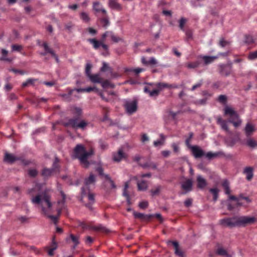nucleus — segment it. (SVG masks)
<instances>
[{"instance_id":"f257e3e1","label":"nucleus","mask_w":257,"mask_h":257,"mask_svg":"<svg viewBox=\"0 0 257 257\" xmlns=\"http://www.w3.org/2000/svg\"><path fill=\"white\" fill-rule=\"evenodd\" d=\"M41 185L37 184L34 188L29 190L28 193L32 197L31 202L34 205L39 206L41 208L43 214L51 219L55 224L58 221V216L52 215L50 214L53 212L52 203L51 201V196L46 192L43 191L34 196L33 192L36 189L40 190Z\"/></svg>"},{"instance_id":"f03ea898","label":"nucleus","mask_w":257,"mask_h":257,"mask_svg":"<svg viewBox=\"0 0 257 257\" xmlns=\"http://www.w3.org/2000/svg\"><path fill=\"white\" fill-rule=\"evenodd\" d=\"M255 220V218L254 217L235 216L230 218L222 219L220 220L219 222L221 225L231 228L235 226L244 225L247 224H251L253 223Z\"/></svg>"},{"instance_id":"7ed1b4c3","label":"nucleus","mask_w":257,"mask_h":257,"mask_svg":"<svg viewBox=\"0 0 257 257\" xmlns=\"http://www.w3.org/2000/svg\"><path fill=\"white\" fill-rule=\"evenodd\" d=\"M92 150L86 151L85 147L82 144H77L73 149L72 158L78 159L80 163L83 164L85 167H88L89 163L87 161L88 158L93 154Z\"/></svg>"},{"instance_id":"20e7f679","label":"nucleus","mask_w":257,"mask_h":257,"mask_svg":"<svg viewBox=\"0 0 257 257\" xmlns=\"http://www.w3.org/2000/svg\"><path fill=\"white\" fill-rule=\"evenodd\" d=\"M88 124L87 121L76 117L69 119L67 122L64 123L65 126L71 127L75 130L81 129L82 130H84Z\"/></svg>"},{"instance_id":"39448f33","label":"nucleus","mask_w":257,"mask_h":257,"mask_svg":"<svg viewBox=\"0 0 257 257\" xmlns=\"http://www.w3.org/2000/svg\"><path fill=\"white\" fill-rule=\"evenodd\" d=\"M224 114L225 115H228L230 117L229 122L232 123L235 127L240 125L242 121L239 118L237 113L232 107L225 106L224 108Z\"/></svg>"},{"instance_id":"423d86ee","label":"nucleus","mask_w":257,"mask_h":257,"mask_svg":"<svg viewBox=\"0 0 257 257\" xmlns=\"http://www.w3.org/2000/svg\"><path fill=\"white\" fill-rule=\"evenodd\" d=\"M157 89H152L151 87V84H149V86H145L144 91L145 93H148L151 97L158 96L159 92L164 88H169V84L164 82L158 83L156 84Z\"/></svg>"},{"instance_id":"0eeeda50","label":"nucleus","mask_w":257,"mask_h":257,"mask_svg":"<svg viewBox=\"0 0 257 257\" xmlns=\"http://www.w3.org/2000/svg\"><path fill=\"white\" fill-rule=\"evenodd\" d=\"M96 182L95 176L91 173L89 177L84 180V186L81 188V196L84 197L87 195V191L89 192L90 187L94 186Z\"/></svg>"},{"instance_id":"6e6552de","label":"nucleus","mask_w":257,"mask_h":257,"mask_svg":"<svg viewBox=\"0 0 257 257\" xmlns=\"http://www.w3.org/2000/svg\"><path fill=\"white\" fill-rule=\"evenodd\" d=\"M87 41L92 45L93 48L97 50L100 47H101L105 52L101 53L103 56H107L109 55L108 46L104 43V41H99L95 39H89Z\"/></svg>"},{"instance_id":"1a4fd4ad","label":"nucleus","mask_w":257,"mask_h":257,"mask_svg":"<svg viewBox=\"0 0 257 257\" xmlns=\"http://www.w3.org/2000/svg\"><path fill=\"white\" fill-rule=\"evenodd\" d=\"M124 106L127 113L132 114L135 112L137 109V101L136 100H131L125 99L124 101Z\"/></svg>"},{"instance_id":"9d476101","label":"nucleus","mask_w":257,"mask_h":257,"mask_svg":"<svg viewBox=\"0 0 257 257\" xmlns=\"http://www.w3.org/2000/svg\"><path fill=\"white\" fill-rule=\"evenodd\" d=\"M190 149L193 156L196 159L200 158L205 155V152L198 146H190Z\"/></svg>"},{"instance_id":"9b49d317","label":"nucleus","mask_w":257,"mask_h":257,"mask_svg":"<svg viewBox=\"0 0 257 257\" xmlns=\"http://www.w3.org/2000/svg\"><path fill=\"white\" fill-rule=\"evenodd\" d=\"M80 225L83 229H93L96 231H101L103 232L107 231L106 228L101 224H99L96 226H90L86 224L85 223L81 222Z\"/></svg>"},{"instance_id":"f8f14e48","label":"nucleus","mask_w":257,"mask_h":257,"mask_svg":"<svg viewBox=\"0 0 257 257\" xmlns=\"http://www.w3.org/2000/svg\"><path fill=\"white\" fill-rule=\"evenodd\" d=\"M219 67L220 68V73L224 76H228L230 74L231 70V64L229 65L226 64H219Z\"/></svg>"},{"instance_id":"ddd939ff","label":"nucleus","mask_w":257,"mask_h":257,"mask_svg":"<svg viewBox=\"0 0 257 257\" xmlns=\"http://www.w3.org/2000/svg\"><path fill=\"white\" fill-rule=\"evenodd\" d=\"M172 244L175 248V254L178 257H184V252L179 248V243L176 241H168V244Z\"/></svg>"},{"instance_id":"4468645a","label":"nucleus","mask_w":257,"mask_h":257,"mask_svg":"<svg viewBox=\"0 0 257 257\" xmlns=\"http://www.w3.org/2000/svg\"><path fill=\"white\" fill-rule=\"evenodd\" d=\"M218 58V56H210L206 55H200L198 58L202 59L203 61L204 65H208L214 62L216 59Z\"/></svg>"},{"instance_id":"2eb2a0df","label":"nucleus","mask_w":257,"mask_h":257,"mask_svg":"<svg viewBox=\"0 0 257 257\" xmlns=\"http://www.w3.org/2000/svg\"><path fill=\"white\" fill-rule=\"evenodd\" d=\"M92 10L95 13H102V14H105L106 11L104 9L99 2L96 1L93 3Z\"/></svg>"},{"instance_id":"dca6fc26","label":"nucleus","mask_w":257,"mask_h":257,"mask_svg":"<svg viewBox=\"0 0 257 257\" xmlns=\"http://www.w3.org/2000/svg\"><path fill=\"white\" fill-rule=\"evenodd\" d=\"M125 157L126 155L122 149H119L117 153L113 154V160L114 162H119L122 159Z\"/></svg>"},{"instance_id":"f3484780","label":"nucleus","mask_w":257,"mask_h":257,"mask_svg":"<svg viewBox=\"0 0 257 257\" xmlns=\"http://www.w3.org/2000/svg\"><path fill=\"white\" fill-rule=\"evenodd\" d=\"M133 215L135 218L140 219L143 221L149 220L153 217V214H145L136 211L133 212Z\"/></svg>"},{"instance_id":"a211bd4d","label":"nucleus","mask_w":257,"mask_h":257,"mask_svg":"<svg viewBox=\"0 0 257 257\" xmlns=\"http://www.w3.org/2000/svg\"><path fill=\"white\" fill-rule=\"evenodd\" d=\"M108 5L112 10L119 11L122 9L121 5L117 2V0H108Z\"/></svg>"},{"instance_id":"6ab92c4d","label":"nucleus","mask_w":257,"mask_h":257,"mask_svg":"<svg viewBox=\"0 0 257 257\" xmlns=\"http://www.w3.org/2000/svg\"><path fill=\"white\" fill-rule=\"evenodd\" d=\"M243 173L246 176V180L250 181L253 176V169L251 167H246L243 169Z\"/></svg>"},{"instance_id":"aec40b11","label":"nucleus","mask_w":257,"mask_h":257,"mask_svg":"<svg viewBox=\"0 0 257 257\" xmlns=\"http://www.w3.org/2000/svg\"><path fill=\"white\" fill-rule=\"evenodd\" d=\"M217 122L220 125L222 130L226 131L228 134H231V132L228 129L227 122L226 120L222 119L221 117H218L217 118Z\"/></svg>"},{"instance_id":"412c9836","label":"nucleus","mask_w":257,"mask_h":257,"mask_svg":"<svg viewBox=\"0 0 257 257\" xmlns=\"http://www.w3.org/2000/svg\"><path fill=\"white\" fill-rule=\"evenodd\" d=\"M182 188L188 192L191 191L192 188V181L191 179H187L186 181L181 183Z\"/></svg>"},{"instance_id":"4be33fe9","label":"nucleus","mask_w":257,"mask_h":257,"mask_svg":"<svg viewBox=\"0 0 257 257\" xmlns=\"http://www.w3.org/2000/svg\"><path fill=\"white\" fill-rule=\"evenodd\" d=\"M20 160L19 158L15 157L12 154H9L8 153H6L5 157H4V161L5 162L8 163H13L16 160Z\"/></svg>"},{"instance_id":"5701e85b","label":"nucleus","mask_w":257,"mask_h":257,"mask_svg":"<svg viewBox=\"0 0 257 257\" xmlns=\"http://www.w3.org/2000/svg\"><path fill=\"white\" fill-rule=\"evenodd\" d=\"M223 155L224 153L221 151H219L215 153L209 152L207 153H205V155L204 156H205L206 158L210 160L213 159V158H217L219 156Z\"/></svg>"},{"instance_id":"b1692460","label":"nucleus","mask_w":257,"mask_h":257,"mask_svg":"<svg viewBox=\"0 0 257 257\" xmlns=\"http://www.w3.org/2000/svg\"><path fill=\"white\" fill-rule=\"evenodd\" d=\"M197 187L200 189H203L207 185L206 180L201 175L197 177Z\"/></svg>"},{"instance_id":"393cba45","label":"nucleus","mask_w":257,"mask_h":257,"mask_svg":"<svg viewBox=\"0 0 257 257\" xmlns=\"http://www.w3.org/2000/svg\"><path fill=\"white\" fill-rule=\"evenodd\" d=\"M254 130V126L253 124L249 122L246 123L244 127V132L247 137L251 136Z\"/></svg>"},{"instance_id":"a878e982","label":"nucleus","mask_w":257,"mask_h":257,"mask_svg":"<svg viewBox=\"0 0 257 257\" xmlns=\"http://www.w3.org/2000/svg\"><path fill=\"white\" fill-rule=\"evenodd\" d=\"M103 17L101 18H100L99 20L101 23L102 25V26L106 28L110 25L109 17L107 15V13L105 14H103Z\"/></svg>"},{"instance_id":"bb28decb","label":"nucleus","mask_w":257,"mask_h":257,"mask_svg":"<svg viewBox=\"0 0 257 257\" xmlns=\"http://www.w3.org/2000/svg\"><path fill=\"white\" fill-rule=\"evenodd\" d=\"M159 136L160 139L155 141L153 143L154 146L156 147L163 145L166 139V136H165L163 134H160Z\"/></svg>"},{"instance_id":"cd10ccee","label":"nucleus","mask_w":257,"mask_h":257,"mask_svg":"<svg viewBox=\"0 0 257 257\" xmlns=\"http://www.w3.org/2000/svg\"><path fill=\"white\" fill-rule=\"evenodd\" d=\"M137 186L139 191H145L148 187L147 182L145 180L138 181L137 182Z\"/></svg>"},{"instance_id":"c85d7f7f","label":"nucleus","mask_w":257,"mask_h":257,"mask_svg":"<svg viewBox=\"0 0 257 257\" xmlns=\"http://www.w3.org/2000/svg\"><path fill=\"white\" fill-rule=\"evenodd\" d=\"M89 78L93 83H100L101 82V78H100V75L99 73L93 75L92 74L91 75L89 76Z\"/></svg>"},{"instance_id":"c756f323","label":"nucleus","mask_w":257,"mask_h":257,"mask_svg":"<svg viewBox=\"0 0 257 257\" xmlns=\"http://www.w3.org/2000/svg\"><path fill=\"white\" fill-rule=\"evenodd\" d=\"M222 186L224 189L225 193L226 195H229L230 193V189L229 187V183L227 180H225L222 183Z\"/></svg>"},{"instance_id":"7c9ffc66","label":"nucleus","mask_w":257,"mask_h":257,"mask_svg":"<svg viewBox=\"0 0 257 257\" xmlns=\"http://www.w3.org/2000/svg\"><path fill=\"white\" fill-rule=\"evenodd\" d=\"M162 187L161 185H157L154 189L151 190L150 192L152 196L158 195L160 193Z\"/></svg>"},{"instance_id":"2f4dec72","label":"nucleus","mask_w":257,"mask_h":257,"mask_svg":"<svg viewBox=\"0 0 257 257\" xmlns=\"http://www.w3.org/2000/svg\"><path fill=\"white\" fill-rule=\"evenodd\" d=\"M53 171H54L51 168V169L44 168L42 170V175L44 178H48L51 175V174H52Z\"/></svg>"},{"instance_id":"473e14b6","label":"nucleus","mask_w":257,"mask_h":257,"mask_svg":"<svg viewBox=\"0 0 257 257\" xmlns=\"http://www.w3.org/2000/svg\"><path fill=\"white\" fill-rule=\"evenodd\" d=\"M100 83L101 84V86L103 88H106L107 87H110L113 88L115 86V85L113 84L110 83V82L108 80H105L104 81L101 80V82H100Z\"/></svg>"},{"instance_id":"72a5a7b5","label":"nucleus","mask_w":257,"mask_h":257,"mask_svg":"<svg viewBox=\"0 0 257 257\" xmlns=\"http://www.w3.org/2000/svg\"><path fill=\"white\" fill-rule=\"evenodd\" d=\"M200 62L199 61H196L193 62H189L186 64V66L189 69H194L199 67Z\"/></svg>"},{"instance_id":"f704fd0d","label":"nucleus","mask_w":257,"mask_h":257,"mask_svg":"<svg viewBox=\"0 0 257 257\" xmlns=\"http://www.w3.org/2000/svg\"><path fill=\"white\" fill-rule=\"evenodd\" d=\"M37 79H34V78H29L26 81L23 82L22 83V86L23 87H27L29 85H33L35 82L36 81Z\"/></svg>"},{"instance_id":"c9c22d12","label":"nucleus","mask_w":257,"mask_h":257,"mask_svg":"<svg viewBox=\"0 0 257 257\" xmlns=\"http://www.w3.org/2000/svg\"><path fill=\"white\" fill-rule=\"evenodd\" d=\"M219 190L217 188H211L209 192L211 193L213 196V201L215 202L218 197V193Z\"/></svg>"},{"instance_id":"e433bc0d","label":"nucleus","mask_w":257,"mask_h":257,"mask_svg":"<svg viewBox=\"0 0 257 257\" xmlns=\"http://www.w3.org/2000/svg\"><path fill=\"white\" fill-rule=\"evenodd\" d=\"M72 241L74 243L73 248H75L79 243V237L77 236L71 234L69 236Z\"/></svg>"},{"instance_id":"4c0bfd02","label":"nucleus","mask_w":257,"mask_h":257,"mask_svg":"<svg viewBox=\"0 0 257 257\" xmlns=\"http://www.w3.org/2000/svg\"><path fill=\"white\" fill-rule=\"evenodd\" d=\"M246 144L247 146L252 148L257 146V142L251 138L247 140Z\"/></svg>"},{"instance_id":"58836bf2","label":"nucleus","mask_w":257,"mask_h":257,"mask_svg":"<svg viewBox=\"0 0 257 257\" xmlns=\"http://www.w3.org/2000/svg\"><path fill=\"white\" fill-rule=\"evenodd\" d=\"M1 52L2 54V56L0 58V60L6 61L8 62H10L11 60L9 58L6 57L8 53V51L4 49H2L1 50Z\"/></svg>"},{"instance_id":"ea45409f","label":"nucleus","mask_w":257,"mask_h":257,"mask_svg":"<svg viewBox=\"0 0 257 257\" xmlns=\"http://www.w3.org/2000/svg\"><path fill=\"white\" fill-rule=\"evenodd\" d=\"M71 110L72 111V113L74 114L77 115L78 116L81 115L82 113V110L79 107L73 106L72 107Z\"/></svg>"},{"instance_id":"a19ab883","label":"nucleus","mask_w":257,"mask_h":257,"mask_svg":"<svg viewBox=\"0 0 257 257\" xmlns=\"http://www.w3.org/2000/svg\"><path fill=\"white\" fill-rule=\"evenodd\" d=\"M80 18L85 23H88L90 21V18L88 14L86 12H82L80 14Z\"/></svg>"},{"instance_id":"79ce46f5","label":"nucleus","mask_w":257,"mask_h":257,"mask_svg":"<svg viewBox=\"0 0 257 257\" xmlns=\"http://www.w3.org/2000/svg\"><path fill=\"white\" fill-rule=\"evenodd\" d=\"M111 69L112 68L109 66L108 64L106 62H103L102 66L100 68V71L103 72L106 71H110Z\"/></svg>"},{"instance_id":"37998d69","label":"nucleus","mask_w":257,"mask_h":257,"mask_svg":"<svg viewBox=\"0 0 257 257\" xmlns=\"http://www.w3.org/2000/svg\"><path fill=\"white\" fill-rule=\"evenodd\" d=\"M217 101L220 103L225 105L227 103V97L225 95H220L218 97Z\"/></svg>"},{"instance_id":"c03bdc74","label":"nucleus","mask_w":257,"mask_h":257,"mask_svg":"<svg viewBox=\"0 0 257 257\" xmlns=\"http://www.w3.org/2000/svg\"><path fill=\"white\" fill-rule=\"evenodd\" d=\"M216 253L220 255L229 257L226 250L222 247L218 248L216 251Z\"/></svg>"},{"instance_id":"a18cd8bd","label":"nucleus","mask_w":257,"mask_h":257,"mask_svg":"<svg viewBox=\"0 0 257 257\" xmlns=\"http://www.w3.org/2000/svg\"><path fill=\"white\" fill-rule=\"evenodd\" d=\"M180 113V111L177 112H173V111L169 110L168 112V115L169 117L171 118L173 120H176V115Z\"/></svg>"},{"instance_id":"49530a36","label":"nucleus","mask_w":257,"mask_h":257,"mask_svg":"<svg viewBox=\"0 0 257 257\" xmlns=\"http://www.w3.org/2000/svg\"><path fill=\"white\" fill-rule=\"evenodd\" d=\"M42 46L44 47V49L45 50V52L49 53L51 55L54 53V51L49 47L47 43L45 42L43 43Z\"/></svg>"},{"instance_id":"de8ad7c7","label":"nucleus","mask_w":257,"mask_h":257,"mask_svg":"<svg viewBox=\"0 0 257 257\" xmlns=\"http://www.w3.org/2000/svg\"><path fill=\"white\" fill-rule=\"evenodd\" d=\"M42 46L44 47V49L45 50V52L49 53L51 55L54 53V51L49 47L47 43L45 42L43 43Z\"/></svg>"},{"instance_id":"09e8293b","label":"nucleus","mask_w":257,"mask_h":257,"mask_svg":"<svg viewBox=\"0 0 257 257\" xmlns=\"http://www.w3.org/2000/svg\"><path fill=\"white\" fill-rule=\"evenodd\" d=\"M110 37L111 38L112 41L114 43H118L120 41H123L122 39L119 37L115 36L112 32H111Z\"/></svg>"},{"instance_id":"8fccbe9b","label":"nucleus","mask_w":257,"mask_h":257,"mask_svg":"<svg viewBox=\"0 0 257 257\" xmlns=\"http://www.w3.org/2000/svg\"><path fill=\"white\" fill-rule=\"evenodd\" d=\"M11 47L12 51L20 52L23 49L22 46L17 44L12 45Z\"/></svg>"},{"instance_id":"3c124183","label":"nucleus","mask_w":257,"mask_h":257,"mask_svg":"<svg viewBox=\"0 0 257 257\" xmlns=\"http://www.w3.org/2000/svg\"><path fill=\"white\" fill-rule=\"evenodd\" d=\"M244 42L247 44H251L254 42L252 36L250 35H246L244 39Z\"/></svg>"},{"instance_id":"603ef678","label":"nucleus","mask_w":257,"mask_h":257,"mask_svg":"<svg viewBox=\"0 0 257 257\" xmlns=\"http://www.w3.org/2000/svg\"><path fill=\"white\" fill-rule=\"evenodd\" d=\"M91 65L89 63H87L85 67V73L88 77H89L90 75H92L91 74Z\"/></svg>"},{"instance_id":"864d4df0","label":"nucleus","mask_w":257,"mask_h":257,"mask_svg":"<svg viewBox=\"0 0 257 257\" xmlns=\"http://www.w3.org/2000/svg\"><path fill=\"white\" fill-rule=\"evenodd\" d=\"M248 59L251 60L257 59V50L250 52L248 56Z\"/></svg>"},{"instance_id":"5fc2aeb1","label":"nucleus","mask_w":257,"mask_h":257,"mask_svg":"<svg viewBox=\"0 0 257 257\" xmlns=\"http://www.w3.org/2000/svg\"><path fill=\"white\" fill-rule=\"evenodd\" d=\"M28 175L31 177H35L38 175V171L34 169H30L28 171Z\"/></svg>"},{"instance_id":"6e6d98bb","label":"nucleus","mask_w":257,"mask_h":257,"mask_svg":"<svg viewBox=\"0 0 257 257\" xmlns=\"http://www.w3.org/2000/svg\"><path fill=\"white\" fill-rule=\"evenodd\" d=\"M193 136V133H190L189 137L185 141V144H186V146L189 149L190 148V146H192V145H190V142L191 140L192 139Z\"/></svg>"},{"instance_id":"4d7b16f0","label":"nucleus","mask_w":257,"mask_h":257,"mask_svg":"<svg viewBox=\"0 0 257 257\" xmlns=\"http://www.w3.org/2000/svg\"><path fill=\"white\" fill-rule=\"evenodd\" d=\"M191 5L194 7H198L202 6L201 4V0H192Z\"/></svg>"},{"instance_id":"13d9d810","label":"nucleus","mask_w":257,"mask_h":257,"mask_svg":"<svg viewBox=\"0 0 257 257\" xmlns=\"http://www.w3.org/2000/svg\"><path fill=\"white\" fill-rule=\"evenodd\" d=\"M148 205L149 204L148 201H144L140 202L139 204V206L140 208L144 209L148 207Z\"/></svg>"},{"instance_id":"bf43d9fd","label":"nucleus","mask_w":257,"mask_h":257,"mask_svg":"<svg viewBox=\"0 0 257 257\" xmlns=\"http://www.w3.org/2000/svg\"><path fill=\"white\" fill-rule=\"evenodd\" d=\"M230 44V42L228 41L225 40L224 39H222L220 40L219 45L222 47H224Z\"/></svg>"},{"instance_id":"052dcab7","label":"nucleus","mask_w":257,"mask_h":257,"mask_svg":"<svg viewBox=\"0 0 257 257\" xmlns=\"http://www.w3.org/2000/svg\"><path fill=\"white\" fill-rule=\"evenodd\" d=\"M59 162V159L57 157H55L54 162H53V164L52 168H51L52 169H53V171H54L55 170H56L57 168H58Z\"/></svg>"},{"instance_id":"680f3d73","label":"nucleus","mask_w":257,"mask_h":257,"mask_svg":"<svg viewBox=\"0 0 257 257\" xmlns=\"http://www.w3.org/2000/svg\"><path fill=\"white\" fill-rule=\"evenodd\" d=\"M143 70H144V69L142 68H136V69H126L125 71H133L136 74H139V73H141V72H142Z\"/></svg>"},{"instance_id":"e2e57ef3","label":"nucleus","mask_w":257,"mask_h":257,"mask_svg":"<svg viewBox=\"0 0 257 257\" xmlns=\"http://www.w3.org/2000/svg\"><path fill=\"white\" fill-rule=\"evenodd\" d=\"M111 34V31H106V32H105L104 33H103L102 35L101 39L99 41H104V42L106 37L108 36H110Z\"/></svg>"},{"instance_id":"0e129e2a","label":"nucleus","mask_w":257,"mask_h":257,"mask_svg":"<svg viewBox=\"0 0 257 257\" xmlns=\"http://www.w3.org/2000/svg\"><path fill=\"white\" fill-rule=\"evenodd\" d=\"M171 146L175 153H178L179 152V147L178 144L173 143L172 144Z\"/></svg>"},{"instance_id":"69168bd1","label":"nucleus","mask_w":257,"mask_h":257,"mask_svg":"<svg viewBox=\"0 0 257 257\" xmlns=\"http://www.w3.org/2000/svg\"><path fill=\"white\" fill-rule=\"evenodd\" d=\"M186 23V19L182 18L179 21V27L182 30H184V26Z\"/></svg>"},{"instance_id":"338daca9","label":"nucleus","mask_w":257,"mask_h":257,"mask_svg":"<svg viewBox=\"0 0 257 257\" xmlns=\"http://www.w3.org/2000/svg\"><path fill=\"white\" fill-rule=\"evenodd\" d=\"M203 83V80H200L198 83L194 85L191 88V90L194 91L195 89H196L197 88L200 87Z\"/></svg>"},{"instance_id":"774afa93","label":"nucleus","mask_w":257,"mask_h":257,"mask_svg":"<svg viewBox=\"0 0 257 257\" xmlns=\"http://www.w3.org/2000/svg\"><path fill=\"white\" fill-rule=\"evenodd\" d=\"M87 194H88V197L89 200L91 202H92V203H93L94 202V194H92V193H91L90 192V190L89 191V192L87 191Z\"/></svg>"}]
</instances>
